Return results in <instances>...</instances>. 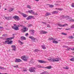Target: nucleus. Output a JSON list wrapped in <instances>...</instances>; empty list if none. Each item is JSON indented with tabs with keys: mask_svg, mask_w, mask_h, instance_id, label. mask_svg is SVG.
I'll return each instance as SVG.
<instances>
[{
	"mask_svg": "<svg viewBox=\"0 0 74 74\" xmlns=\"http://www.w3.org/2000/svg\"><path fill=\"white\" fill-rule=\"evenodd\" d=\"M14 39V37H12L11 38H7V41H5V42H3V44H12V41H10V40H12V39Z\"/></svg>",
	"mask_w": 74,
	"mask_h": 74,
	"instance_id": "f257e3e1",
	"label": "nucleus"
},
{
	"mask_svg": "<svg viewBox=\"0 0 74 74\" xmlns=\"http://www.w3.org/2000/svg\"><path fill=\"white\" fill-rule=\"evenodd\" d=\"M50 58H48L47 59L49 61V62H58L59 61V59H60L59 58H55L51 59V57H49Z\"/></svg>",
	"mask_w": 74,
	"mask_h": 74,
	"instance_id": "f03ea898",
	"label": "nucleus"
},
{
	"mask_svg": "<svg viewBox=\"0 0 74 74\" xmlns=\"http://www.w3.org/2000/svg\"><path fill=\"white\" fill-rule=\"evenodd\" d=\"M14 26H12V28L13 29L15 30H19V29H18V27H19L20 26H22V25H18L17 26L16 25V24H14Z\"/></svg>",
	"mask_w": 74,
	"mask_h": 74,
	"instance_id": "7ed1b4c3",
	"label": "nucleus"
},
{
	"mask_svg": "<svg viewBox=\"0 0 74 74\" xmlns=\"http://www.w3.org/2000/svg\"><path fill=\"white\" fill-rule=\"evenodd\" d=\"M21 58L24 61H27L28 59V57L27 56L24 55L21 57Z\"/></svg>",
	"mask_w": 74,
	"mask_h": 74,
	"instance_id": "20e7f679",
	"label": "nucleus"
},
{
	"mask_svg": "<svg viewBox=\"0 0 74 74\" xmlns=\"http://www.w3.org/2000/svg\"><path fill=\"white\" fill-rule=\"evenodd\" d=\"M29 71L30 72H33L34 73H36V68L34 67H31L29 69Z\"/></svg>",
	"mask_w": 74,
	"mask_h": 74,
	"instance_id": "39448f33",
	"label": "nucleus"
},
{
	"mask_svg": "<svg viewBox=\"0 0 74 74\" xmlns=\"http://www.w3.org/2000/svg\"><path fill=\"white\" fill-rule=\"evenodd\" d=\"M13 18L16 21H18L20 20L19 17L17 16H14L13 17Z\"/></svg>",
	"mask_w": 74,
	"mask_h": 74,
	"instance_id": "423d86ee",
	"label": "nucleus"
},
{
	"mask_svg": "<svg viewBox=\"0 0 74 74\" xmlns=\"http://www.w3.org/2000/svg\"><path fill=\"white\" fill-rule=\"evenodd\" d=\"M21 31L23 33L27 32V28L25 26H23V28L21 29Z\"/></svg>",
	"mask_w": 74,
	"mask_h": 74,
	"instance_id": "0eeeda50",
	"label": "nucleus"
},
{
	"mask_svg": "<svg viewBox=\"0 0 74 74\" xmlns=\"http://www.w3.org/2000/svg\"><path fill=\"white\" fill-rule=\"evenodd\" d=\"M5 18L6 20H8V21H9V20H10V19H12V17L11 16L10 17L5 16Z\"/></svg>",
	"mask_w": 74,
	"mask_h": 74,
	"instance_id": "6e6552de",
	"label": "nucleus"
},
{
	"mask_svg": "<svg viewBox=\"0 0 74 74\" xmlns=\"http://www.w3.org/2000/svg\"><path fill=\"white\" fill-rule=\"evenodd\" d=\"M29 38H30L31 39H32V42H34L35 41V40H36V39L34 38L33 37V36H29Z\"/></svg>",
	"mask_w": 74,
	"mask_h": 74,
	"instance_id": "1a4fd4ad",
	"label": "nucleus"
},
{
	"mask_svg": "<svg viewBox=\"0 0 74 74\" xmlns=\"http://www.w3.org/2000/svg\"><path fill=\"white\" fill-rule=\"evenodd\" d=\"M15 62H16L19 63L20 62H22V60L19 59H16Z\"/></svg>",
	"mask_w": 74,
	"mask_h": 74,
	"instance_id": "9d476101",
	"label": "nucleus"
},
{
	"mask_svg": "<svg viewBox=\"0 0 74 74\" xmlns=\"http://www.w3.org/2000/svg\"><path fill=\"white\" fill-rule=\"evenodd\" d=\"M38 62L40 63H45L47 62L44 60H38Z\"/></svg>",
	"mask_w": 74,
	"mask_h": 74,
	"instance_id": "9b49d317",
	"label": "nucleus"
},
{
	"mask_svg": "<svg viewBox=\"0 0 74 74\" xmlns=\"http://www.w3.org/2000/svg\"><path fill=\"white\" fill-rule=\"evenodd\" d=\"M33 16H29L26 19L27 20H29V19H32L33 18H34Z\"/></svg>",
	"mask_w": 74,
	"mask_h": 74,
	"instance_id": "f8f14e48",
	"label": "nucleus"
},
{
	"mask_svg": "<svg viewBox=\"0 0 74 74\" xmlns=\"http://www.w3.org/2000/svg\"><path fill=\"white\" fill-rule=\"evenodd\" d=\"M43 68H45V69H52V66H49L47 67H43Z\"/></svg>",
	"mask_w": 74,
	"mask_h": 74,
	"instance_id": "ddd939ff",
	"label": "nucleus"
},
{
	"mask_svg": "<svg viewBox=\"0 0 74 74\" xmlns=\"http://www.w3.org/2000/svg\"><path fill=\"white\" fill-rule=\"evenodd\" d=\"M40 33L41 34H46V33H48V32L44 31H41L40 32Z\"/></svg>",
	"mask_w": 74,
	"mask_h": 74,
	"instance_id": "4468645a",
	"label": "nucleus"
},
{
	"mask_svg": "<svg viewBox=\"0 0 74 74\" xmlns=\"http://www.w3.org/2000/svg\"><path fill=\"white\" fill-rule=\"evenodd\" d=\"M21 40H26V38L24 36H22L21 37Z\"/></svg>",
	"mask_w": 74,
	"mask_h": 74,
	"instance_id": "2eb2a0df",
	"label": "nucleus"
},
{
	"mask_svg": "<svg viewBox=\"0 0 74 74\" xmlns=\"http://www.w3.org/2000/svg\"><path fill=\"white\" fill-rule=\"evenodd\" d=\"M28 12L30 14H33V13H34V12L33 11V10H29L28 11Z\"/></svg>",
	"mask_w": 74,
	"mask_h": 74,
	"instance_id": "dca6fc26",
	"label": "nucleus"
},
{
	"mask_svg": "<svg viewBox=\"0 0 74 74\" xmlns=\"http://www.w3.org/2000/svg\"><path fill=\"white\" fill-rule=\"evenodd\" d=\"M12 47L13 49L12 50H14V51H15V49H16V46L15 45L14 46H12Z\"/></svg>",
	"mask_w": 74,
	"mask_h": 74,
	"instance_id": "f3484780",
	"label": "nucleus"
},
{
	"mask_svg": "<svg viewBox=\"0 0 74 74\" xmlns=\"http://www.w3.org/2000/svg\"><path fill=\"white\" fill-rule=\"evenodd\" d=\"M51 15V14L49 12H47L46 13L45 16H49V15Z\"/></svg>",
	"mask_w": 74,
	"mask_h": 74,
	"instance_id": "a211bd4d",
	"label": "nucleus"
},
{
	"mask_svg": "<svg viewBox=\"0 0 74 74\" xmlns=\"http://www.w3.org/2000/svg\"><path fill=\"white\" fill-rule=\"evenodd\" d=\"M30 32H31V34H33L34 33L35 31L34 30L31 29L30 30Z\"/></svg>",
	"mask_w": 74,
	"mask_h": 74,
	"instance_id": "6ab92c4d",
	"label": "nucleus"
},
{
	"mask_svg": "<svg viewBox=\"0 0 74 74\" xmlns=\"http://www.w3.org/2000/svg\"><path fill=\"white\" fill-rule=\"evenodd\" d=\"M13 10H14V9L11 7H9V9L8 10L9 12H11V11H12Z\"/></svg>",
	"mask_w": 74,
	"mask_h": 74,
	"instance_id": "aec40b11",
	"label": "nucleus"
},
{
	"mask_svg": "<svg viewBox=\"0 0 74 74\" xmlns=\"http://www.w3.org/2000/svg\"><path fill=\"white\" fill-rule=\"evenodd\" d=\"M41 47L42 48V49H46L47 48L45 47V45H44L42 46H41Z\"/></svg>",
	"mask_w": 74,
	"mask_h": 74,
	"instance_id": "412c9836",
	"label": "nucleus"
},
{
	"mask_svg": "<svg viewBox=\"0 0 74 74\" xmlns=\"http://www.w3.org/2000/svg\"><path fill=\"white\" fill-rule=\"evenodd\" d=\"M22 15H23L24 18H26L27 16V15H26V14H24L23 13H22L21 14Z\"/></svg>",
	"mask_w": 74,
	"mask_h": 74,
	"instance_id": "4be33fe9",
	"label": "nucleus"
},
{
	"mask_svg": "<svg viewBox=\"0 0 74 74\" xmlns=\"http://www.w3.org/2000/svg\"><path fill=\"white\" fill-rule=\"evenodd\" d=\"M58 11H54L52 12L53 14H58Z\"/></svg>",
	"mask_w": 74,
	"mask_h": 74,
	"instance_id": "5701e85b",
	"label": "nucleus"
},
{
	"mask_svg": "<svg viewBox=\"0 0 74 74\" xmlns=\"http://www.w3.org/2000/svg\"><path fill=\"white\" fill-rule=\"evenodd\" d=\"M63 69H66V70H69V66L63 67Z\"/></svg>",
	"mask_w": 74,
	"mask_h": 74,
	"instance_id": "b1692460",
	"label": "nucleus"
},
{
	"mask_svg": "<svg viewBox=\"0 0 74 74\" xmlns=\"http://www.w3.org/2000/svg\"><path fill=\"white\" fill-rule=\"evenodd\" d=\"M47 5H49V7H50V8H52V7H53L54 6L53 5H49V4H48Z\"/></svg>",
	"mask_w": 74,
	"mask_h": 74,
	"instance_id": "393cba45",
	"label": "nucleus"
},
{
	"mask_svg": "<svg viewBox=\"0 0 74 74\" xmlns=\"http://www.w3.org/2000/svg\"><path fill=\"white\" fill-rule=\"evenodd\" d=\"M53 43H54V44H58V42L56 41L53 40Z\"/></svg>",
	"mask_w": 74,
	"mask_h": 74,
	"instance_id": "a878e982",
	"label": "nucleus"
},
{
	"mask_svg": "<svg viewBox=\"0 0 74 74\" xmlns=\"http://www.w3.org/2000/svg\"><path fill=\"white\" fill-rule=\"evenodd\" d=\"M58 26H60V27H63V25H61L60 24H58Z\"/></svg>",
	"mask_w": 74,
	"mask_h": 74,
	"instance_id": "bb28decb",
	"label": "nucleus"
},
{
	"mask_svg": "<svg viewBox=\"0 0 74 74\" xmlns=\"http://www.w3.org/2000/svg\"><path fill=\"white\" fill-rule=\"evenodd\" d=\"M68 26V24H65L64 25H63V27H64L65 26Z\"/></svg>",
	"mask_w": 74,
	"mask_h": 74,
	"instance_id": "cd10ccee",
	"label": "nucleus"
},
{
	"mask_svg": "<svg viewBox=\"0 0 74 74\" xmlns=\"http://www.w3.org/2000/svg\"><path fill=\"white\" fill-rule=\"evenodd\" d=\"M27 7L28 8H29V9H32V8H31V7H30V5H27Z\"/></svg>",
	"mask_w": 74,
	"mask_h": 74,
	"instance_id": "c85d7f7f",
	"label": "nucleus"
},
{
	"mask_svg": "<svg viewBox=\"0 0 74 74\" xmlns=\"http://www.w3.org/2000/svg\"><path fill=\"white\" fill-rule=\"evenodd\" d=\"M48 40H49V41H51V40H53V38L52 37L49 38Z\"/></svg>",
	"mask_w": 74,
	"mask_h": 74,
	"instance_id": "c756f323",
	"label": "nucleus"
},
{
	"mask_svg": "<svg viewBox=\"0 0 74 74\" xmlns=\"http://www.w3.org/2000/svg\"><path fill=\"white\" fill-rule=\"evenodd\" d=\"M69 38L72 39L73 38V36H69Z\"/></svg>",
	"mask_w": 74,
	"mask_h": 74,
	"instance_id": "7c9ffc66",
	"label": "nucleus"
},
{
	"mask_svg": "<svg viewBox=\"0 0 74 74\" xmlns=\"http://www.w3.org/2000/svg\"><path fill=\"white\" fill-rule=\"evenodd\" d=\"M23 72L27 71V70L25 69H24L22 71Z\"/></svg>",
	"mask_w": 74,
	"mask_h": 74,
	"instance_id": "2f4dec72",
	"label": "nucleus"
},
{
	"mask_svg": "<svg viewBox=\"0 0 74 74\" xmlns=\"http://www.w3.org/2000/svg\"><path fill=\"white\" fill-rule=\"evenodd\" d=\"M69 21H71L72 22H74V19L72 18H71L70 19V20Z\"/></svg>",
	"mask_w": 74,
	"mask_h": 74,
	"instance_id": "473e14b6",
	"label": "nucleus"
},
{
	"mask_svg": "<svg viewBox=\"0 0 74 74\" xmlns=\"http://www.w3.org/2000/svg\"><path fill=\"white\" fill-rule=\"evenodd\" d=\"M5 68L3 67H1V66H0V69H1V70H4Z\"/></svg>",
	"mask_w": 74,
	"mask_h": 74,
	"instance_id": "72a5a7b5",
	"label": "nucleus"
},
{
	"mask_svg": "<svg viewBox=\"0 0 74 74\" xmlns=\"http://www.w3.org/2000/svg\"><path fill=\"white\" fill-rule=\"evenodd\" d=\"M63 35H64L65 36H66L67 35V34L65 33H61Z\"/></svg>",
	"mask_w": 74,
	"mask_h": 74,
	"instance_id": "f704fd0d",
	"label": "nucleus"
},
{
	"mask_svg": "<svg viewBox=\"0 0 74 74\" xmlns=\"http://www.w3.org/2000/svg\"><path fill=\"white\" fill-rule=\"evenodd\" d=\"M70 60L71 61H74V57L73 58H72L71 59H70Z\"/></svg>",
	"mask_w": 74,
	"mask_h": 74,
	"instance_id": "c9c22d12",
	"label": "nucleus"
},
{
	"mask_svg": "<svg viewBox=\"0 0 74 74\" xmlns=\"http://www.w3.org/2000/svg\"><path fill=\"white\" fill-rule=\"evenodd\" d=\"M19 42L21 44H23V42H22L21 41H19Z\"/></svg>",
	"mask_w": 74,
	"mask_h": 74,
	"instance_id": "e433bc0d",
	"label": "nucleus"
},
{
	"mask_svg": "<svg viewBox=\"0 0 74 74\" xmlns=\"http://www.w3.org/2000/svg\"><path fill=\"white\" fill-rule=\"evenodd\" d=\"M39 51V50H38L37 49H36L34 51V52H38Z\"/></svg>",
	"mask_w": 74,
	"mask_h": 74,
	"instance_id": "4c0bfd02",
	"label": "nucleus"
},
{
	"mask_svg": "<svg viewBox=\"0 0 74 74\" xmlns=\"http://www.w3.org/2000/svg\"><path fill=\"white\" fill-rule=\"evenodd\" d=\"M57 10H59V11H62V10H63V9H60V8H58Z\"/></svg>",
	"mask_w": 74,
	"mask_h": 74,
	"instance_id": "58836bf2",
	"label": "nucleus"
},
{
	"mask_svg": "<svg viewBox=\"0 0 74 74\" xmlns=\"http://www.w3.org/2000/svg\"><path fill=\"white\" fill-rule=\"evenodd\" d=\"M66 18H67L66 19H69V16H66Z\"/></svg>",
	"mask_w": 74,
	"mask_h": 74,
	"instance_id": "ea45409f",
	"label": "nucleus"
},
{
	"mask_svg": "<svg viewBox=\"0 0 74 74\" xmlns=\"http://www.w3.org/2000/svg\"><path fill=\"white\" fill-rule=\"evenodd\" d=\"M33 14H34V15H38L35 12H34V13H33Z\"/></svg>",
	"mask_w": 74,
	"mask_h": 74,
	"instance_id": "a19ab883",
	"label": "nucleus"
},
{
	"mask_svg": "<svg viewBox=\"0 0 74 74\" xmlns=\"http://www.w3.org/2000/svg\"><path fill=\"white\" fill-rule=\"evenodd\" d=\"M71 7H74V3H73L71 4Z\"/></svg>",
	"mask_w": 74,
	"mask_h": 74,
	"instance_id": "79ce46f5",
	"label": "nucleus"
},
{
	"mask_svg": "<svg viewBox=\"0 0 74 74\" xmlns=\"http://www.w3.org/2000/svg\"><path fill=\"white\" fill-rule=\"evenodd\" d=\"M38 67H39L40 68H44V67H42V66H41L40 65H38Z\"/></svg>",
	"mask_w": 74,
	"mask_h": 74,
	"instance_id": "37998d69",
	"label": "nucleus"
},
{
	"mask_svg": "<svg viewBox=\"0 0 74 74\" xmlns=\"http://www.w3.org/2000/svg\"><path fill=\"white\" fill-rule=\"evenodd\" d=\"M31 26H32V25L29 24L28 25V27H31Z\"/></svg>",
	"mask_w": 74,
	"mask_h": 74,
	"instance_id": "c03bdc74",
	"label": "nucleus"
},
{
	"mask_svg": "<svg viewBox=\"0 0 74 74\" xmlns=\"http://www.w3.org/2000/svg\"><path fill=\"white\" fill-rule=\"evenodd\" d=\"M42 23H43V24H44L45 25H46V23H45L43 22H42Z\"/></svg>",
	"mask_w": 74,
	"mask_h": 74,
	"instance_id": "a18cd8bd",
	"label": "nucleus"
},
{
	"mask_svg": "<svg viewBox=\"0 0 74 74\" xmlns=\"http://www.w3.org/2000/svg\"><path fill=\"white\" fill-rule=\"evenodd\" d=\"M71 27H72V28H74V25H72L71 26Z\"/></svg>",
	"mask_w": 74,
	"mask_h": 74,
	"instance_id": "49530a36",
	"label": "nucleus"
},
{
	"mask_svg": "<svg viewBox=\"0 0 74 74\" xmlns=\"http://www.w3.org/2000/svg\"><path fill=\"white\" fill-rule=\"evenodd\" d=\"M47 27H50V25H47Z\"/></svg>",
	"mask_w": 74,
	"mask_h": 74,
	"instance_id": "de8ad7c7",
	"label": "nucleus"
},
{
	"mask_svg": "<svg viewBox=\"0 0 74 74\" xmlns=\"http://www.w3.org/2000/svg\"><path fill=\"white\" fill-rule=\"evenodd\" d=\"M71 49V50H72V51H74V47L73 49Z\"/></svg>",
	"mask_w": 74,
	"mask_h": 74,
	"instance_id": "09e8293b",
	"label": "nucleus"
},
{
	"mask_svg": "<svg viewBox=\"0 0 74 74\" xmlns=\"http://www.w3.org/2000/svg\"><path fill=\"white\" fill-rule=\"evenodd\" d=\"M15 67H18V65H16V66H14Z\"/></svg>",
	"mask_w": 74,
	"mask_h": 74,
	"instance_id": "8fccbe9b",
	"label": "nucleus"
},
{
	"mask_svg": "<svg viewBox=\"0 0 74 74\" xmlns=\"http://www.w3.org/2000/svg\"><path fill=\"white\" fill-rule=\"evenodd\" d=\"M63 48H66V46L64 45L63 46Z\"/></svg>",
	"mask_w": 74,
	"mask_h": 74,
	"instance_id": "3c124183",
	"label": "nucleus"
},
{
	"mask_svg": "<svg viewBox=\"0 0 74 74\" xmlns=\"http://www.w3.org/2000/svg\"><path fill=\"white\" fill-rule=\"evenodd\" d=\"M65 30H70V28L66 29Z\"/></svg>",
	"mask_w": 74,
	"mask_h": 74,
	"instance_id": "603ef678",
	"label": "nucleus"
},
{
	"mask_svg": "<svg viewBox=\"0 0 74 74\" xmlns=\"http://www.w3.org/2000/svg\"><path fill=\"white\" fill-rule=\"evenodd\" d=\"M25 36H28V33H27V34H25Z\"/></svg>",
	"mask_w": 74,
	"mask_h": 74,
	"instance_id": "864d4df0",
	"label": "nucleus"
},
{
	"mask_svg": "<svg viewBox=\"0 0 74 74\" xmlns=\"http://www.w3.org/2000/svg\"><path fill=\"white\" fill-rule=\"evenodd\" d=\"M56 5H59V4H55Z\"/></svg>",
	"mask_w": 74,
	"mask_h": 74,
	"instance_id": "5fc2aeb1",
	"label": "nucleus"
},
{
	"mask_svg": "<svg viewBox=\"0 0 74 74\" xmlns=\"http://www.w3.org/2000/svg\"><path fill=\"white\" fill-rule=\"evenodd\" d=\"M70 48L68 49H67V50H69V51L70 50Z\"/></svg>",
	"mask_w": 74,
	"mask_h": 74,
	"instance_id": "6e6d98bb",
	"label": "nucleus"
},
{
	"mask_svg": "<svg viewBox=\"0 0 74 74\" xmlns=\"http://www.w3.org/2000/svg\"><path fill=\"white\" fill-rule=\"evenodd\" d=\"M35 1H38L39 0H35Z\"/></svg>",
	"mask_w": 74,
	"mask_h": 74,
	"instance_id": "4d7b16f0",
	"label": "nucleus"
},
{
	"mask_svg": "<svg viewBox=\"0 0 74 74\" xmlns=\"http://www.w3.org/2000/svg\"><path fill=\"white\" fill-rule=\"evenodd\" d=\"M2 28H3V27H0V29H2Z\"/></svg>",
	"mask_w": 74,
	"mask_h": 74,
	"instance_id": "13d9d810",
	"label": "nucleus"
},
{
	"mask_svg": "<svg viewBox=\"0 0 74 74\" xmlns=\"http://www.w3.org/2000/svg\"><path fill=\"white\" fill-rule=\"evenodd\" d=\"M2 36H5V35H4V34H3V35H2Z\"/></svg>",
	"mask_w": 74,
	"mask_h": 74,
	"instance_id": "bf43d9fd",
	"label": "nucleus"
},
{
	"mask_svg": "<svg viewBox=\"0 0 74 74\" xmlns=\"http://www.w3.org/2000/svg\"><path fill=\"white\" fill-rule=\"evenodd\" d=\"M1 5H0V9H1Z\"/></svg>",
	"mask_w": 74,
	"mask_h": 74,
	"instance_id": "052dcab7",
	"label": "nucleus"
},
{
	"mask_svg": "<svg viewBox=\"0 0 74 74\" xmlns=\"http://www.w3.org/2000/svg\"><path fill=\"white\" fill-rule=\"evenodd\" d=\"M5 10H7V9L5 8Z\"/></svg>",
	"mask_w": 74,
	"mask_h": 74,
	"instance_id": "680f3d73",
	"label": "nucleus"
},
{
	"mask_svg": "<svg viewBox=\"0 0 74 74\" xmlns=\"http://www.w3.org/2000/svg\"><path fill=\"white\" fill-rule=\"evenodd\" d=\"M58 41H60V40H58Z\"/></svg>",
	"mask_w": 74,
	"mask_h": 74,
	"instance_id": "e2e57ef3",
	"label": "nucleus"
},
{
	"mask_svg": "<svg viewBox=\"0 0 74 74\" xmlns=\"http://www.w3.org/2000/svg\"><path fill=\"white\" fill-rule=\"evenodd\" d=\"M54 40H56V39H54Z\"/></svg>",
	"mask_w": 74,
	"mask_h": 74,
	"instance_id": "0e129e2a",
	"label": "nucleus"
},
{
	"mask_svg": "<svg viewBox=\"0 0 74 74\" xmlns=\"http://www.w3.org/2000/svg\"><path fill=\"white\" fill-rule=\"evenodd\" d=\"M58 29H60V28H58Z\"/></svg>",
	"mask_w": 74,
	"mask_h": 74,
	"instance_id": "69168bd1",
	"label": "nucleus"
},
{
	"mask_svg": "<svg viewBox=\"0 0 74 74\" xmlns=\"http://www.w3.org/2000/svg\"><path fill=\"white\" fill-rule=\"evenodd\" d=\"M43 74V73H41V74Z\"/></svg>",
	"mask_w": 74,
	"mask_h": 74,
	"instance_id": "338daca9",
	"label": "nucleus"
},
{
	"mask_svg": "<svg viewBox=\"0 0 74 74\" xmlns=\"http://www.w3.org/2000/svg\"><path fill=\"white\" fill-rule=\"evenodd\" d=\"M5 74H7V73H5Z\"/></svg>",
	"mask_w": 74,
	"mask_h": 74,
	"instance_id": "774afa93",
	"label": "nucleus"
}]
</instances>
